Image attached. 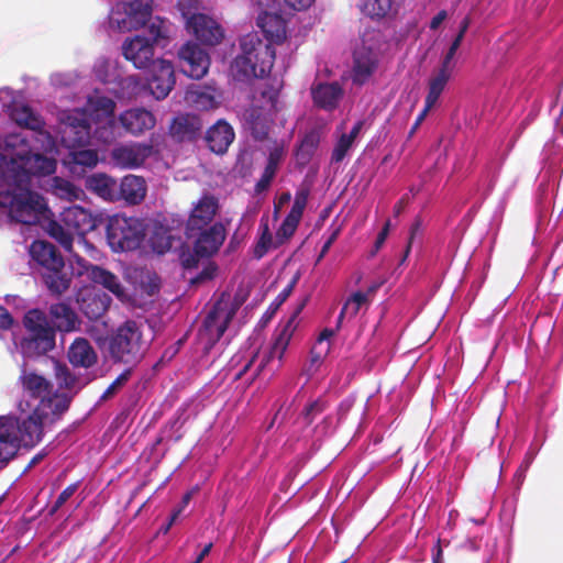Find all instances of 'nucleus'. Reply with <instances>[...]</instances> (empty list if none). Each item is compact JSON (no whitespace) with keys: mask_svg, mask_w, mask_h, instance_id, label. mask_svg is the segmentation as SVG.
Segmentation results:
<instances>
[{"mask_svg":"<svg viewBox=\"0 0 563 563\" xmlns=\"http://www.w3.org/2000/svg\"><path fill=\"white\" fill-rule=\"evenodd\" d=\"M1 143L10 158L0 154V223L34 224L45 202L32 189L33 179L54 174L57 161L32 153L30 140L22 132H8Z\"/></svg>","mask_w":563,"mask_h":563,"instance_id":"1","label":"nucleus"},{"mask_svg":"<svg viewBox=\"0 0 563 563\" xmlns=\"http://www.w3.org/2000/svg\"><path fill=\"white\" fill-rule=\"evenodd\" d=\"M115 103L100 90L86 96L84 108L65 110L59 113L60 139L66 147L86 146L90 139L108 145L120 133L114 120Z\"/></svg>","mask_w":563,"mask_h":563,"instance_id":"2","label":"nucleus"},{"mask_svg":"<svg viewBox=\"0 0 563 563\" xmlns=\"http://www.w3.org/2000/svg\"><path fill=\"white\" fill-rule=\"evenodd\" d=\"M51 321L40 309L29 310L23 318V324L29 336L20 343L14 341L16 349L24 357L45 354L55 346V330L69 332L76 330L79 320L77 313L66 303L59 302L49 308Z\"/></svg>","mask_w":563,"mask_h":563,"instance_id":"3","label":"nucleus"},{"mask_svg":"<svg viewBox=\"0 0 563 563\" xmlns=\"http://www.w3.org/2000/svg\"><path fill=\"white\" fill-rule=\"evenodd\" d=\"M292 322L287 324L276 336L272 346L258 351H243L236 353L228 364V374L233 380L246 376V380H254L258 376L271 377L282 364V358L292 335Z\"/></svg>","mask_w":563,"mask_h":563,"instance_id":"4","label":"nucleus"},{"mask_svg":"<svg viewBox=\"0 0 563 563\" xmlns=\"http://www.w3.org/2000/svg\"><path fill=\"white\" fill-rule=\"evenodd\" d=\"M241 53L234 58L231 70L239 79L263 78L272 70L275 49L258 33H250L240 40Z\"/></svg>","mask_w":563,"mask_h":563,"instance_id":"5","label":"nucleus"},{"mask_svg":"<svg viewBox=\"0 0 563 563\" xmlns=\"http://www.w3.org/2000/svg\"><path fill=\"white\" fill-rule=\"evenodd\" d=\"M20 418L0 417V468L14 457L21 446L32 448L42 439V430L36 418L29 412Z\"/></svg>","mask_w":563,"mask_h":563,"instance_id":"6","label":"nucleus"},{"mask_svg":"<svg viewBox=\"0 0 563 563\" xmlns=\"http://www.w3.org/2000/svg\"><path fill=\"white\" fill-rule=\"evenodd\" d=\"M146 349L142 327L133 320L119 325L107 340V352L114 363L134 365L142 360Z\"/></svg>","mask_w":563,"mask_h":563,"instance_id":"7","label":"nucleus"},{"mask_svg":"<svg viewBox=\"0 0 563 563\" xmlns=\"http://www.w3.org/2000/svg\"><path fill=\"white\" fill-rule=\"evenodd\" d=\"M387 42L379 30H365L353 53L352 80L356 85L367 82L377 70Z\"/></svg>","mask_w":563,"mask_h":563,"instance_id":"8","label":"nucleus"},{"mask_svg":"<svg viewBox=\"0 0 563 563\" xmlns=\"http://www.w3.org/2000/svg\"><path fill=\"white\" fill-rule=\"evenodd\" d=\"M31 260L41 267V275L47 288L54 294L64 292L70 278L64 272L65 262L55 246L45 241H34L29 249Z\"/></svg>","mask_w":563,"mask_h":563,"instance_id":"9","label":"nucleus"},{"mask_svg":"<svg viewBox=\"0 0 563 563\" xmlns=\"http://www.w3.org/2000/svg\"><path fill=\"white\" fill-rule=\"evenodd\" d=\"M170 23L166 19L155 16L147 25L150 37L135 35L128 37L122 44L124 57L136 68H145L154 60V46L168 38Z\"/></svg>","mask_w":563,"mask_h":563,"instance_id":"10","label":"nucleus"},{"mask_svg":"<svg viewBox=\"0 0 563 563\" xmlns=\"http://www.w3.org/2000/svg\"><path fill=\"white\" fill-rule=\"evenodd\" d=\"M9 117L19 128L30 131L13 130L12 132H22L27 135L32 153L54 157L57 153L56 140L49 132L44 130L45 121L38 113L22 102L16 109L10 111Z\"/></svg>","mask_w":563,"mask_h":563,"instance_id":"11","label":"nucleus"},{"mask_svg":"<svg viewBox=\"0 0 563 563\" xmlns=\"http://www.w3.org/2000/svg\"><path fill=\"white\" fill-rule=\"evenodd\" d=\"M280 87L278 85L264 88L261 91V98H255L251 107L243 113L244 125L256 140L267 136L273 117L280 110Z\"/></svg>","mask_w":563,"mask_h":563,"instance_id":"12","label":"nucleus"},{"mask_svg":"<svg viewBox=\"0 0 563 563\" xmlns=\"http://www.w3.org/2000/svg\"><path fill=\"white\" fill-rule=\"evenodd\" d=\"M106 231L113 252L136 250L145 238L144 222L136 217L113 214L108 219Z\"/></svg>","mask_w":563,"mask_h":563,"instance_id":"13","label":"nucleus"},{"mask_svg":"<svg viewBox=\"0 0 563 563\" xmlns=\"http://www.w3.org/2000/svg\"><path fill=\"white\" fill-rule=\"evenodd\" d=\"M238 308L239 306L232 302L230 298L221 297L214 302L207 313L198 334L205 352H209L221 339L235 316Z\"/></svg>","mask_w":563,"mask_h":563,"instance_id":"14","label":"nucleus"},{"mask_svg":"<svg viewBox=\"0 0 563 563\" xmlns=\"http://www.w3.org/2000/svg\"><path fill=\"white\" fill-rule=\"evenodd\" d=\"M153 0H133L117 2L108 15L109 27L120 32L139 30L151 23Z\"/></svg>","mask_w":563,"mask_h":563,"instance_id":"15","label":"nucleus"},{"mask_svg":"<svg viewBox=\"0 0 563 563\" xmlns=\"http://www.w3.org/2000/svg\"><path fill=\"white\" fill-rule=\"evenodd\" d=\"M181 15L185 20V29L200 44L216 46L224 37V30L221 24L212 16L191 11V7L183 8Z\"/></svg>","mask_w":563,"mask_h":563,"instance_id":"16","label":"nucleus"},{"mask_svg":"<svg viewBox=\"0 0 563 563\" xmlns=\"http://www.w3.org/2000/svg\"><path fill=\"white\" fill-rule=\"evenodd\" d=\"M71 396L66 394L62 395H47L45 398L38 400L37 404H30L29 401H21L19 408L23 413L29 412L31 418H36L40 429L46 423H53L69 408Z\"/></svg>","mask_w":563,"mask_h":563,"instance_id":"17","label":"nucleus"},{"mask_svg":"<svg viewBox=\"0 0 563 563\" xmlns=\"http://www.w3.org/2000/svg\"><path fill=\"white\" fill-rule=\"evenodd\" d=\"M71 272L77 276H87L89 280L101 285L121 300L125 298L124 288L118 276L101 266L90 264L78 253L73 255Z\"/></svg>","mask_w":563,"mask_h":563,"instance_id":"18","label":"nucleus"},{"mask_svg":"<svg viewBox=\"0 0 563 563\" xmlns=\"http://www.w3.org/2000/svg\"><path fill=\"white\" fill-rule=\"evenodd\" d=\"M46 231L49 236L56 240L69 254L68 262L71 267L73 255L78 253L80 257L86 254L93 261H100L102 253L86 238L85 234L77 235L76 241L68 230H65L58 222H48Z\"/></svg>","mask_w":563,"mask_h":563,"instance_id":"19","label":"nucleus"},{"mask_svg":"<svg viewBox=\"0 0 563 563\" xmlns=\"http://www.w3.org/2000/svg\"><path fill=\"white\" fill-rule=\"evenodd\" d=\"M53 222L60 223L74 236V233L79 235L95 230L101 222V217L80 206L73 205L64 208L59 213L58 220Z\"/></svg>","mask_w":563,"mask_h":563,"instance_id":"20","label":"nucleus"},{"mask_svg":"<svg viewBox=\"0 0 563 563\" xmlns=\"http://www.w3.org/2000/svg\"><path fill=\"white\" fill-rule=\"evenodd\" d=\"M456 65L457 58L451 57L450 54H444L440 66L431 73L428 79L427 96L424 99L427 109H433L438 104L448 82L453 77Z\"/></svg>","mask_w":563,"mask_h":563,"instance_id":"21","label":"nucleus"},{"mask_svg":"<svg viewBox=\"0 0 563 563\" xmlns=\"http://www.w3.org/2000/svg\"><path fill=\"white\" fill-rule=\"evenodd\" d=\"M153 153L152 144L130 142L115 146L111 152V159L120 168L135 169L142 166Z\"/></svg>","mask_w":563,"mask_h":563,"instance_id":"22","label":"nucleus"},{"mask_svg":"<svg viewBox=\"0 0 563 563\" xmlns=\"http://www.w3.org/2000/svg\"><path fill=\"white\" fill-rule=\"evenodd\" d=\"M181 71L194 79L202 78L210 66L208 53L197 43L187 42L178 52Z\"/></svg>","mask_w":563,"mask_h":563,"instance_id":"23","label":"nucleus"},{"mask_svg":"<svg viewBox=\"0 0 563 563\" xmlns=\"http://www.w3.org/2000/svg\"><path fill=\"white\" fill-rule=\"evenodd\" d=\"M311 97L316 108L333 112L344 100L345 89L339 81H319L312 85Z\"/></svg>","mask_w":563,"mask_h":563,"instance_id":"24","label":"nucleus"},{"mask_svg":"<svg viewBox=\"0 0 563 563\" xmlns=\"http://www.w3.org/2000/svg\"><path fill=\"white\" fill-rule=\"evenodd\" d=\"M175 85L174 66L165 59H157L153 63L147 86L157 100L166 98Z\"/></svg>","mask_w":563,"mask_h":563,"instance_id":"25","label":"nucleus"},{"mask_svg":"<svg viewBox=\"0 0 563 563\" xmlns=\"http://www.w3.org/2000/svg\"><path fill=\"white\" fill-rule=\"evenodd\" d=\"M122 128L134 136H140L152 130L156 124V118L150 110L133 108L119 115Z\"/></svg>","mask_w":563,"mask_h":563,"instance_id":"26","label":"nucleus"},{"mask_svg":"<svg viewBox=\"0 0 563 563\" xmlns=\"http://www.w3.org/2000/svg\"><path fill=\"white\" fill-rule=\"evenodd\" d=\"M218 208L217 200L213 197H202L191 211L187 222V234L195 238L196 233L203 228H209Z\"/></svg>","mask_w":563,"mask_h":563,"instance_id":"27","label":"nucleus"},{"mask_svg":"<svg viewBox=\"0 0 563 563\" xmlns=\"http://www.w3.org/2000/svg\"><path fill=\"white\" fill-rule=\"evenodd\" d=\"M220 93L212 86L191 85L185 93L187 106L199 111H209L221 103Z\"/></svg>","mask_w":563,"mask_h":563,"instance_id":"28","label":"nucleus"},{"mask_svg":"<svg viewBox=\"0 0 563 563\" xmlns=\"http://www.w3.org/2000/svg\"><path fill=\"white\" fill-rule=\"evenodd\" d=\"M202 128L201 119L191 113L176 115L169 126L170 136L178 141H192L200 133Z\"/></svg>","mask_w":563,"mask_h":563,"instance_id":"29","label":"nucleus"},{"mask_svg":"<svg viewBox=\"0 0 563 563\" xmlns=\"http://www.w3.org/2000/svg\"><path fill=\"white\" fill-rule=\"evenodd\" d=\"M195 252L200 256H211L222 245L225 233L221 224L203 228L196 233Z\"/></svg>","mask_w":563,"mask_h":563,"instance_id":"30","label":"nucleus"},{"mask_svg":"<svg viewBox=\"0 0 563 563\" xmlns=\"http://www.w3.org/2000/svg\"><path fill=\"white\" fill-rule=\"evenodd\" d=\"M67 358L74 367L90 368L98 362V354L85 338H77L67 350Z\"/></svg>","mask_w":563,"mask_h":563,"instance_id":"31","label":"nucleus"},{"mask_svg":"<svg viewBox=\"0 0 563 563\" xmlns=\"http://www.w3.org/2000/svg\"><path fill=\"white\" fill-rule=\"evenodd\" d=\"M234 137L233 128L222 119L210 126L206 134L209 148L217 154L225 153Z\"/></svg>","mask_w":563,"mask_h":563,"instance_id":"32","label":"nucleus"},{"mask_svg":"<svg viewBox=\"0 0 563 563\" xmlns=\"http://www.w3.org/2000/svg\"><path fill=\"white\" fill-rule=\"evenodd\" d=\"M20 382L23 390L27 393L36 404L51 393V383L36 372L29 371L25 365L22 366Z\"/></svg>","mask_w":563,"mask_h":563,"instance_id":"33","label":"nucleus"},{"mask_svg":"<svg viewBox=\"0 0 563 563\" xmlns=\"http://www.w3.org/2000/svg\"><path fill=\"white\" fill-rule=\"evenodd\" d=\"M256 24L265 36L264 42L269 43L271 46L280 43L286 36L285 23L275 12L260 13Z\"/></svg>","mask_w":563,"mask_h":563,"instance_id":"34","label":"nucleus"},{"mask_svg":"<svg viewBox=\"0 0 563 563\" xmlns=\"http://www.w3.org/2000/svg\"><path fill=\"white\" fill-rule=\"evenodd\" d=\"M81 312L89 319L100 318L109 308L111 299L108 295L95 290H87L78 298Z\"/></svg>","mask_w":563,"mask_h":563,"instance_id":"35","label":"nucleus"},{"mask_svg":"<svg viewBox=\"0 0 563 563\" xmlns=\"http://www.w3.org/2000/svg\"><path fill=\"white\" fill-rule=\"evenodd\" d=\"M147 187L143 177L126 175L120 184V195L130 205H137L146 196Z\"/></svg>","mask_w":563,"mask_h":563,"instance_id":"36","label":"nucleus"},{"mask_svg":"<svg viewBox=\"0 0 563 563\" xmlns=\"http://www.w3.org/2000/svg\"><path fill=\"white\" fill-rule=\"evenodd\" d=\"M86 188L104 200H113L117 192L115 180L110 176L98 173L88 176L85 180Z\"/></svg>","mask_w":563,"mask_h":563,"instance_id":"37","label":"nucleus"},{"mask_svg":"<svg viewBox=\"0 0 563 563\" xmlns=\"http://www.w3.org/2000/svg\"><path fill=\"white\" fill-rule=\"evenodd\" d=\"M78 146L70 147L71 151L64 159L65 165L71 173H77L78 167L93 168L99 162L98 153L95 150L81 148L76 150Z\"/></svg>","mask_w":563,"mask_h":563,"instance_id":"38","label":"nucleus"},{"mask_svg":"<svg viewBox=\"0 0 563 563\" xmlns=\"http://www.w3.org/2000/svg\"><path fill=\"white\" fill-rule=\"evenodd\" d=\"M112 84L114 87L111 88V91L119 99H132L139 96L144 88V85L135 75L122 77L118 73V78Z\"/></svg>","mask_w":563,"mask_h":563,"instance_id":"39","label":"nucleus"},{"mask_svg":"<svg viewBox=\"0 0 563 563\" xmlns=\"http://www.w3.org/2000/svg\"><path fill=\"white\" fill-rule=\"evenodd\" d=\"M284 155H285V151L282 146H275L269 152L265 169H264L260 180L256 183V186H255L256 191L261 192V191L266 190L269 187L273 178L276 175L278 165L282 162Z\"/></svg>","mask_w":563,"mask_h":563,"instance_id":"40","label":"nucleus"},{"mask_svg":"<svg viewBox=\"0 0 563 563\" xmlns=\"http://www.w3.org/2000/svg\"><path fill=\"white\" fill-rule=\"evenodd\" d=\"M54 368L57 384L60 388L66 389L71 395L79 391L87 384L85 379L76 377L64 364L56 362Z\"/></svg>","mask_w":563,"mask_h":563,"instance_id":"41","label":"nucleus"},{"mask_svg":"<svg viewBox=\"0 0 563 563\" xmlns=\"http://www.w3.org/2000/svg\"><path fill=\"white\" fill-rule=\"evenodd\" d=\"M360 9L372 19H383L396 11L393 0H363Z\"/></svg>","mask_w":563,"mask_h":563,"instance_id":"42","label":"nucleus"},{"mask_svg":"<svg viewBox=\"0 0 563 563\" xmlns=\"http://www.w3.org/2000/svg\"><path fill=\"white\" fill-rule=\"evenodd\" d=\"M368 303V294L363 291L353 292L347 299L344 301L343 307L340 311L338 318V328L341 325V322L344 318L352 319L354 318L358 311Z\"/></svg>","mask_w":563,"mask_h":563,"instance_id":"43","label":"nucleus"},{"mask_svg":"<svg viewBox=\"0 0 563 563\" xmlns=\"http://www.w3.org/2000/svg\"><path fill=\"white\" fill-rule=\"evenodd\" d=\"M82 77L78 71L54 73L49 76L51 86L60 92L74 90L80 86Z\"/></svg>","mask_w":563,"mask_h":563,"instance_id":"44","label":"nucleus"},{"mask_svg":"<svg viewBox=\"0 0 563 563\" xmlns=\"http://www.w3.org/2000/svg\"><path fill=\"white\" fill-rule=\"evenodd\" d=\"M51 187L55 196L68 201L80 199L81 195L84 194L79 187L75 186L71 181L60 177H54L52 179Z\"/></svg>","mask_w":563,"mask_h":563,"instance_id":"45","label":"nucleus"},{"mask_svg":"<svg viewBox=\"0 0 563 563\" xmlns=\"http://www.w3.org/2000/svg\"><path fill=\"white\" fill-rule=\"evenodd\" d=\"M92 73L101 82L111 84L117 80L119 71L113 60L100 57L95 62Z\"/></svg>","mask_w":563,"mask_h":563,"instance_id":"46","label":"nucleus"},{"mask_svg":"<svg viewBox=\"0 0 563 563\" xmlns=\"http://www.w3.org/2000/svg\"><path fill=\"white\" fill-rule=\"evenodd\" d=\"M335 333L332 329H324L311 349L313 362L321 361L330 351V339Z\"/></svg>","mask_w":563,"mask_h":563,"instance_id":"47","label":"nucleus"},{"mask_svg":"<svg viewBox=\"0 0 563 563\" xmlns=\"http://www.w3.org/2000/svg\"><path fill=\"white\" fill-rule=\"evenodd\" d=\"M355 142L347 137L345 133H341L335 141V144L331 154V163L338 164L341 163L353 148Z\"/></svg>","mask_w":563,"mask_h":563,"instance_id":"48","label":"nucleus"},{"mask_svg":"<svg viewBox=\"0 0 563 563\" xmlns=\"http://www.w3.org/2000/svg\"><path fill=\"white\" fill-rule=\"evenodd\" d=\"M22 93L19 91H14L8 87H3L0 89V103L1 108L4 112L10 114V111L16 109L22 101Z\"/></svg>","mask_w":563,"mask_h":563,"instance_id":"49","label":"nucleus"},{"mask_svg":"<svg viewBox=\"0 0 563 563\" xmlns=\"http://www.w3.org/2000/svg\"><path fill=\"white\" fill-rule=\"evenodd\" d=\"M309 198L307 189H300L296 192L292 207L287 218L300 222Z\"/></svg>","mask_w":563,"mask_h":563,"instance_id":"50","label":"nucleus"},{"mask_svg":"<svg viewBox=\"0 0 563 563\" xmlns=\"http://www.w3.org/2000/svg\"><path fill=\"white\" fill-rule=\"evenodd\" d=\"M539 450H540V444L531 443L528 451L526 452L525 457L515 475V477L519 484H521L523 482L526 473H527L528 468L530 467V465L533 463Z\"/></svg>","mask_w":563,"mask_h":563,"instance_id":"51","label":"nucleus"},{"mask_svg":"<svg viewBox=\"0 0 563 563\" xmlns=\"http://www.w3.org/2000/svg\"><path fill=\"white\" fill-rule=\"evenodd\" d=\"M324 408L325 402L322 399H316L305 407L301 413V419L306 424H311L316 420L317 416L323 412Z\"/></svg>","mask_w":563,"mask_h":563,"instance_id":"52","label":"nucleus"},{"mask_svg":"<svg viewBox=\"0 0 563 563\" xmlns=\"http://www.w3.org/2000/svg\"><path fill=\"white\" fill-rule=\"evenodd\" d=\"M470 23H471V21H470L468 16L464 18L461 21L457 34L455 35L454 40L452 41L448 51L444 54H450L451 57L457 58L456 53L463 42V38H464L468 27H470Z\"/></svg>","mask_w":563,"mask_h":563,"instance_id":"53","label":"nucleus"},{"mask_svg":"<svg viewBox=\"0 0 563 563\" xmlns=\"http://www.w3.org/2000/svg\"><path fill=\"white\" fill-rule=\"evenodd\" d=\"M152 247L155 252L164 254L173 247V238L169 234H155L151 239Z\"/></svg>","mask_w":563,"mask_h":563,"instance_id":"54","label":"nucleus"},{"mask_svg":"<svg viewBox=\"0 0 563 563\" xmlns=\"http://www.w3.org/2000/svg\"><path fill=\"white\" fill-rule=\"evenodd\" d=\"M131 371L125 369L123 373H121L114 382L103 391L101 395V400H107L110 397H112L130 378Z\"/></svg>","mask_w":563,"mask_h":563,"instance_id":"55","label":"nucleus"},{"mask_svg":"<svg viewBox=\"0 0 563 563\" xmlns=\"http://www.w3.org/2000/svg\"><path fill=\"white\" fill-rule=\"evenodd\" d=\"M298 224H299V222L286 217L285 220L283 221V223L280 224L279 229L276 232V238L280 242L288 240L296 232Z\"/></svg>","mask_w":563,"mask_h":563,"instance_id":"56","label":"nucleus"},{"mask_svg":"<svg viewBox=\"0 0 563 563\" xmlns=\"http://www.w3.org/2000/svg\"><path fill=\"white\" fill-rule=\"evenodd\" d=\"M79 482L67 486L57 497L52 506L51 514H55L77 492Z\"/></svg>","mask_w":563,"mask_h":563,"instance_id":"57","label":"nucleus"},{"mask_svg":"<svg viewBox=\"0 0 563 563\" xmlns=\"http://www.w3.org/2000/svg\"><path fill=\"white\" fill-rule=\"evenodd\" d=\"M388 232H389V222H387L384 225V228L382 229V231L378 233L376 241L374 243V246L372 247V250L368 253L369 258L374 257L378 253L380 247L384 245V243L387 239Z\"/></svg>","mask_w":563,"mask_h":563,"instance_id":"58","label":"nucleus"},{"mask_svg":"<svg viewBox=\"0 0 563 563\" xmlns=\"http://www.w3.org/2000/svg\"><path fill=\"white\" fill-rule=\"evenodd\" d=\"M217 272V267L212 263H208L203 269L191 279L192 284L202 283L205 280H210L214 277Z\"/></svg>","mask_w":563,"mask_h":563,"instance_id":"59","label":"nucleus"},{"mask_svg":"<svg viewBox=\"0 0 563 563\" xmlns=\"http://www.w3.org/2000/svg\"><path fill=\"white\" fill-rule=\"evenodd\" d=\"M253 3L257 7V9L261 11L260 13L264 12H274L276 9L278 0H252Z\"/></svg>","mask_w":563,"mask_h":563,"instance_id":"60","label":"nucleus"},{"mask_svg":"<svg viewBox=\"0 0 563 563\" xmlns=\"http://www.w3.org/2000/svg\"><path fill=\"white\" fill-rule=\"evenodd\" d=\"M316 0H285L286 4L294 10L301 11L310 8Z\"/></svg>","mask_w":563,"mask_h":563,"instance_id":"61","label":"nucleus"},{"mask_svg":"<svg viewBox=\"0 0 563 563\" xmlns=\"http://www.w3.org/2000/svg\"><path fill=\"white\" fill-rule=\"evenodd\" d=\"M13 319L8 310L0 306V329H9L12 325Z\"/></svg>","mask_w":563,"mask_h":563,"instance_id":"62","label":"nucleus"},{"mask_svg":"<svg viewBox=\"0 0 563 563\" xmlns=\"http://www.w3.org/2000/svg\"><path fill=\"white\" fill-rule=\"evenodd\" d=\"M364 125H365V120L356 121L354 123V125L352 126L351 131L349 133H345V135H347V137H350L354 142H356V139L360 136Z\"/></svg>","mask_w":563,"mask_h":563,"instance_id":"63","label":"nucleus"},{"mask_svg":"<svg viewBox=\"0 0 563 563\" xmlns=\"http://www.w3.org/2000/svg\"><path fill=\"white\" fill-rule=\"evenodd\" d=\"M448 18V12L445 10L439 11L430 21V29L437 30Z\"/></svg>","mask_w":563,"mask_h":563,"instance_id":"64","label":"nucleus"}]
</instances>
